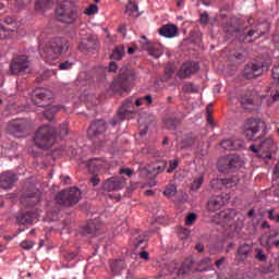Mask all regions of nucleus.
Wrapping results in <instances>:
<instances>
[{"instance_id":"nucleus-14","label":"nucleus","mask_w":279,"mask_h":279,"mask_svg":"<svg viewBox=\"0 0 279 279\" xmlns=\"http://www.w3.org/2000/svg\"><path fill=\"white\" fill-rule=\"evenodd\" d=\"M199 71V64L195 62H185L181 65L180 70L177 72L180 80H186L192 75H195Z\"/></svg>"},{"instance_id":"nucleus-7","label":"nucleus","mask_w":279,"mask_h":279,"mask_svg":"<svg viewBox=\"0 0 279 279\" xmlns=\"http://www.w3.org/2000/svg\"><path fill=\"white\" fill-rule=\"evenodd\" d=\"M29 71V57L22 54L14 57L10 63L11 75H25Z\"/></svg>"},{"instance_id":"nucleus-46","label":"nucleus","mask_w":279,"mask_h":279,"mask_svg":"<svg viewBox=\"0 0 279 279\" xmlns=\"http://www.w3.org/2000/svg\"><path fill=\"white\" fill-rule=\"evenodd\" d=\"M32 3V0H15V7L17 10H23L24 8H27Z\"/></svg>"},{"instance_id":"nucleus-34","label":"nucleus","mask_w":279,"mask_h":279,"mask_svg":"<svg viewBox=\"0 0 279 279\" xmlns=\"http://www.w3.org/2000/svg\"><path fill=\"white\" fill-rule=\"evenodd\" d=\"M123 56H125V46H119L113 50L111 58L113 60H123Z\"/></svg>"},{"instance_id":"nucleus-47","label":"nucleus","mask_w":279,"mask_h":279,"mask_svg":"<svg viewBox=\"0 0 279 279\" xmlns=\"http://www.w3.org/2000/svg\"><path fill=\"white\" fill-rule=\"evenodd\" d=\"M69 134V124L63 123L60 125L59 128V135L61 136V138H64L65 136H68Z\"/></svg>"},{"instance_id":"nucleus-61","label":"nucleus","mask_w":279,"mask_h":279,"mask_svg":"<svg viewBox=\"0 0 279 279\" xmlns=\"http://www.w3.org/2000/svg\"><path fill=\"white\" fill-rule=\"evenodd\" d=\"M118 66L114 62L109 63V71L110 73H114L117 71Z\"/></svg>"},{"instance_id":"nucleus-23","label":"nucleus","mask_w":279,"mask_h":279,"mask_svg":"<svg viewBox=\"0 0 279 279\" xmlns=\"http://www.w3.org/2000/svg\"><path fill=\"white\" fill-rule=\"evenodd\" d=\"M83 236H87V239H93V236H97L99 234V228L95 221L90 220L82 230Z\"/></svg>"},{"instance_id":"nucleus-50","label":"nucleus","mask_w":279,"mask_h":279,"mask_svg":"<svg viewBox=\"0 0 279 279\" xmlns=\"http://www.w3.org/2000/svg\"><path fill=\"white\" fill-rule=\"evenodd\" d=\"M97 12H99V8L97 7V4H90L89 8L86 9V14L88 16L97 14Z\"/></svg>"},{"instance_id":"nucleus-57","label":"nucleus","mask_w":279,"mask_h":279,"mask_svg":"<svg viewBox=\"0 0 279 279\" xmlns=\"http://www.w3.org/2000/svg\"><path fill=\"white\" fill-rule=\"evenodd\" d=\"M120 173H121V174H124V175H128L129 178H131L133 171H132V169H130V168H122V169H120Z\"/></svg>"},{"instance_id":"nucleus-15","label":"nucleus","mask_w":279,"mask_h":279,"mask_svg":"<svg viewBox=\"0 0 279 279\" xmlns=\"http://www.w3.org/2000/svg\"><path fill=\"white\" fill-rule=\"evenodd\" d=\"M78 49L82 53H93L99 49V41L95 37L87 36L81 40Z\"/></svg>"},{"instance_id":"nucleus-41","label":"nucleus","mask_w":279,"mask_h":279,"mask_svg":"<svg viewBox=\"0 0 279 279\" xmlns=\"http://www.w3.org/2000/svg\"><path fill=\"white\" fill-rule=\"evenodd\" d=\"M255 252V258L257 260H259L260 263H267V255H265V252L262 248H256Z\"/></svg>"},{"instance_id":"nucleus-19","label":"nucleus","mask_w":279,"mask_h":279,"mask_svg":"<svg viewBox=\"0 0 279 279\" xmlns=\"http://www.w3.org/2000/svg\"><path fill=\"white\" fill-rule=\"evenodd\" d=\"M149 239V232H144L141 234V231H136L133 234V245L140 250H145L147 247V241Z\"/></svg>"},{"instance_id":"nucleus-25","label":"nucleus","mask_w":279,"mask_h":279,"mask_svg":"<svg viewBox=\"0 0 279 279\" xmlns=\"http://www.w3.org/2000/svg\"><path fill=\"white\" fill-rule=\"evenodd\" d=\"M242 145L243 142H241V140H226L220 143V147H222V149H227L228 151L241 149Z\"/></svg>"},{"instance_id":"nucleus-21","label":"nucleus","mask_w":279,"mask_h":279,"mask_svg":"<svg viewBox=\"0 0 279 279\" xmlns=\"http://www.w3.org/2000/svg\"><path fill=\"white\" fill-rule=\"evenodd\" d=\"M87 169L95 175V173H99L101 169H106V160L101 158H93L87 162Z\"/></svg>"},{"instance_id":"nucleus-55","label":"nucleus","mask_w":279,"mask_h":279,"mask_svg":"<svg viewBox=\"0 0 279 279\" xmlns=\"http://www.w3.org/2000/svg\"><path fill=\"white\" fill-rule=\"evenodd\" d=\"M179 236L180 239L184 240V239H187L189 236H191V231L189 229H182L180 232H179Z\"/></svg>"},{"instance_id":"nucleus-33","label":"nucleus","mask_w":279,"mask_h":279,"mask_svg":"<svg viewBox=\"0 0 279 279\" xmlns=\"http://www.w3.org/2000/svg\"><path fill=\"white\" fill-rule=\"evenodd\" d=\"M240 104L244 108V110H247V106H252L254 104V98H252V93H247L241 96Z\"/></svg>"},{"instance_id":"nucleus-6","label":"nucleus","mask_w":279,"mask_h":279,"mask_svg":"<svg viewBox=\"0 0 279 279\" xmlns=\"http://www.w3.org/2000/svg\"><path fill=\"white\" fill-rule=\"evenodd\" d=\"M265 128H267L265 122L258 118H247L243 122V133L250 141H252V138H254V136H256L260 130H264L263 134H267Z\"/></svg>"},{"instance_id":"nucleus-26","label":"nucleus","mask_w":279,"mask_h":279,"mask_svg":"<svg viewBox=\"0 0 279 279\" xmlns=\"http://www.w3.org/2000/svg\"><path fill=\"white\" fill-rule=\"evenodd\" d=\"M193 265H195L193 257H187L177 270V276H186L193 269Z\"/></svg>"},{"instance_id":"nucleus-32","label":"nucleus","mask_w":279,"mask_h":279,"mask_svg":"<svg viewBox=\"0 0 279 279\" xmlns=\"http://www.w3.org/2000/svg\"><path fill=\"white\" fill-rule=\"evenodd\" d=\"M259 147L262 151H274V149H276V142H274V138L267 137L266 140L262 141Z\"/></svg>"},{"instance_id":"nucleus-43","label":"nucleus","mask_w":279,"mask_h":279,"mask_svg":"<svg viewBox=\"0 0 279 279\" xmlns=\"http://www.w3.org/2000/svg\"><path fill=\"white\" fill-rule=\"evenodd\" d=\"M174 73H175V65H173V63H167L166 69H165V74L168 77H173Z\"/></svg>"},{"instance_id":"nucleus-20","label":"nucleus","mask_w":279,"mask_h":279,"mask_svg":"<svg viewBox=\"0 0 279 279\" xmlns=\"http://www.w3.org/2000/svg\"><path fill=\"white\" fill-rule=\"evenodd\" d=\"M106 132V121L104 120H96L92 125L88 128L87 134L88 136H99V134H104Z\"/></svg>"},{"instance_id":"nucleus-42","label":"nucleus","mask_w":279,"mask_h":279,"mask_svg":"<svg viewBox=\"0 0 279 279\" xmlns=\"http://www.w3.org/2000/svg\"><path fill=\"white\" fill-rule=\"evenodd\" d=\"M199 89L193 83H186L183 86V93H197Z\"/></svg>"},{"instance_id":"nucleus-64","label":"nucleus","mask_w":279,"mask_h":279,"mask_svg":"<svg viewBox=\"0 0 279 279\" xmlns=\"http://www.w3.org/2000/svg\"><path fill=\"white\" fill-rule=\"evenodd\" d=\"M270 97L274 99V101H279V92L277 90L276 93H271Z\"/></svg>"},{"instance_id":"nucleus-24","label":"nucleus","mask_w":279,"mask_h":279,"mask_svg":"<svg viewBox=\"0 0 279 279\" xmlns=\"http://www.w3.org/2000/svg\"><path fill=\"white\" fill-rule=\"evenodd\" d=\"M159 34L165 38H174V36H178V26L175 24H167L159 29Z\"/></svg>"},{"instance_id":"nucleus-18","label":"nucleus","mask_w":279,"mask_h":279,"mask_svg":"<svg viewBox=\"0 0 279 279\" xmlns=\"http://www.w3.org/2000/svg\"><path fill=\"white\" fill-rule=\"evenodd\" d=\"M235 216L236 213L231 209L220 211L218 214V223H220V226H232Z\"/></svg>"},{"instance_id":"nucleus-58","label":"nucleus","mask_w":279,"mask_h":279,"mask_svg":"<svg viewBox=\"0 0 279 279\" xmlns=\"http://www.w3.org/2000/svg\"><path fill=\"white\" fill-rule=\"evenodd\" d=\"M144 104H146L147 106L151 105V102L154 101L151 98V95H146L142 97Z\"/></svg>"},{"instance_id":"nucleus-63","label":"nucleus","mask_w":279,"mask_h":279,"mask_svg":"<svg viewBox=\"0 0 279 279\" xmlns=\"http://www.w3.org/2000/svg\"><path fill=\"white\" fill-rule=\"evenodd\" d=\"M90 182H92L93 186H97L99 184V182H101V180H99V178H97V177H93L90 179Z\"/></svg>"},{"instance_id":"nucleus-44","label":"nucleus","mask_w":279,"mask_h":279,"mask_svg":"<svg viewBox=\"0 0 279 279\" xmlns=\"http://www.w3.org/2000/svg\"><path fill=\"white\" fill-rule=\"evenodd\" d=\"M276 236H278V231H272L267 239L265 240V238H262L260 240V244L264 246H269V239H276Z\"/></svg>"},{"instance_id":"nucleus-13","label":"nucleus","mask_w":279,"mask_h":279,"mask_svg":"<svg viewBox=\"0 0 279 279\" xmlns=\"http://www.w3.org/2000/svg\"><path fill=\"white\" fill-rule=\"evenodd\" d=\"M125 187V178L123 177H112L110 179H107L104 184L102 189L104 191H121Z\"/></svg>"},{"instance_id":"nucleus-27","label":"nucleus","mask_w":279,"mask_h":279,"mask_svg":"<svg viewBox=\"0 0 279 279\" xmlns=\"http://www.w3.org/2000/svg\"><path fill=\"white\" fill-rule=\"evenodd\" d=\"M252 254V245L244 243L241 244L238 248V260L243 263V260H247V256Z\"/></svg>"},{"instance_id":"nucleus-5","label":"nucleus","mask_w":279,"mask_h":279,"mask_svg":"<svg viewBox=\"0 0 279 279\" xmlns=\"http://www.w3.org/2000/svg\"><path fill=\"white\" fill-rule=\"evenodd\" d=\"M82 197V192L77 187L64 190L57 194L56 201L59 206H75Z\"/></svg>"},{"instance_id":"nucleus-8","label":"nucleus","mask_w":279,"mask_h":279,"mask_svg":"<svg viewBox=\"0 0 279 279\" xmlns=\"http://www.w3.org/2000/svg\"><path fill=\"white\" fill-rule=\"evenodd\" d=\"M32 101L37 108H47L53 102V92L47 88H39L34 92Z\"/></svg>"},{"instance_id":"nucleus-11","label":"nucleus","mask_w":279,"mask_h":279,"mask_svg":"<svg viewBox=\"0 0 279 279\" xmlns=\"http://www.w3.org/2000/svg\"><path fill=\"white\" fill-rule=\"evenodd\" d=\"M132 106H134V102L132 100H126L119 109L117 118L110 121L111 125H117L120 121L125 119H132V116L134 114Z\"/></svg>"},{"instance_id":"nucleus-54","label":"nucleus","mask_w":279,"mask_h":279,"mask_svg":"<svg viewBox=\"0 0 279 279\" xmlns=\"http://www.w3.org/2000/svg\"><path fill=\"white\" fill-rule=\"evenodd\" d=\"M166 167H167V162L162 161L160 165L155 166L153 168V171H156L157 173H162L165 171Z\"/></svg>"},{"instance_id":"nucleus-4","label":"nucleus","mask_w":279,"mask_h":279,"mask_svg":"<svg viewBox=\"0 0 279 279\" xmlns=\"http://www.w3.org/2000/svg\"><path fill=\"white\" fill-rule=\"evenodd\" d=\"M56 16L61 23H75L77 21V11L69 1L60 3L56 9Z\"/></svg>"},{"instance_id":"nucleus-36","label":"nucleus","mask_w":279,"mask_h":279,"mask_svg":"<svg viewBox=\"0 0 279 279\" xmlns=\"http://www.w3.org/2000/svg\"><path fill=\"white\" fill-rule=\"evenodd\" d=\"M211 265H213V260H210V257H205L199 263L198 271H208Z\"/></svg>"},{"instance_id":"nucleus-51","label":"nucleus","mask_w":279,"mask_h":279,"mask_svg":"<svg viewBox=\"0 0 279 279\" xmlns=\"http://www.w3.org/2000/svg\"><path fill=\"white\" fill-rule=\"evenodd\" d=\"M272 182H275L276 184H279V161H278V163L275 166V169H274Z\"/></svg>"},{"instance_id":"nucleus-28","label":"nucleus","mask_w":279,"mask_h":279,"mask_svg":"<svg viewBox=\"0 0 279 279\" xmlns=\"http://www.w3.org/2000/svg\"><path fill=\"white\" fill-rule=\"evenodd\" d=\"M197 141H199L197 135H195L193 133L186 134L184 136V138L182 140V142L180 143V147H181V149H187V147H193V145H195V143H197Z\"/></svg>"},{"instance_id":"nucleus-12","label":"nucleus","mask_w":279,"mask_h":279,"mask_svg":"<svg viewBox=\"0 0 279 279\" xmlns=\"http://www.w3.org/2000/svg\"><path fill=\"white\" fill-rule=\"evenodd\" d=\"M263 69L268 70L269 65H262L259 63H250L243 70V77L245 80H253V77H260L263 75Z\"/></svg>"},{"instance_id":"nucleus-62","label":"nucleus","mask_w":279,"mask_h":279,"mask_svg":"<svg viewBox=\"0 0 279 279\" xmlns=\"http://www.w3.org/2000/svg\"><path fill=\"white\" fill-rule=\"evenodd\" d=\"M226 263V257H221L220 259L216 260V267L219 269L221 265Z\"/></svg>"},{"instance_id":"nucleus-37","label":"nucleus","mask_w":279,"mask_h":279,"mask_svg":"<svg viewBox=\"0 0 279 279\" xmlns=\"http://www.w3.org/2000/svg\"><path fill=\"white\" fill-rule=\"evenodd\" d=\"M58 110H60V108L53 106L48 108L46 111H44V117L48 120V121H53V118L56 117V113L58 112Z\"/></svg>"},{"instance_id":"nucleus-52","label":"nucleus","mask_w":279,"mask_h":279,"mask_svg":"<svg viewBox=\"0 0 279 279\" xmlns=\"http://www.w3.org/2000/svg\"><path fill=\"white\" fill-rule=\"evenodd\" d=\"M196 220H197V215L190 214L185 219V223H186V226H193V223H195Z\"/></svg>"},{"instance_id":"nucleus-29","label":"nucleus","mask_w":279,"mask_h":279,"mask_svg":"<svg viewBox=\"0 0 279 279\" xmlns=\"http://www.w3.org/2000/svg\"><path fill=\"white\" fill-rule=\"evenodd\" d=\"M125 14L132 19H138L141 16V13H138V4L130 0L126 4Z\"/></svg>"},{"instance_id":"nucleus-3","label":"nucleus","mask_w":279,"mask_h":279,"mask_svg":"<svg viewBox=\"0 0 279 279\" xmlns=\"http://www.w3.org/2000/svg\"><path fill=\"white\" fill-rule=\"evenodd\" d=\"M134 80H136V73L133 70H126L114 78L109 88L112 90V93L122 95L130 88V84H132Z\"/></svg>"},{"instance_id":"nucleus-45","label":"nucleus","mask_w":279,"mask_h":279,"mask_svg":"<svg viewBox=\"0 0 279 279\" xmlns=\"http://www.w3.org/2000/svg\"><path fill=\"white\" fill-rule=\"evenodd\" d=\"M178 191V189L175 187V185H170L168 186L165 191H163V195L166 197H173V195H175V192Z\"/></svg>"},{"instance_id":"nucleus-48","label":"nucleus","mask_w":279,"mask_h":279,"mask_svg":"<svg viewBox=\"0 0 279 279\" xmlns=\"http://www.w3.org/2000/svg\"><path fill=\"white\" fill-rule=\"evenodd\" d=\"M178 165H179L178 159L170 160L167 172L168 173H173V171H175V169H178Z\"/></svg>"},{"instance_id":"nucleus-35","label":"nucleus","mask_w":279,"mask_h":279,"mask_svg":"<svg viewBox=\"0 0 279 279\" xmlns=\"http://www.w3.org/2000/svg\"><path fill=\"white\" fill-rule=\"evenodd\" d=\"M165 124L168 130H175L180 125V119L173 117L167 118Z\"/></svg>"},{"instance_id":"nucleus-60","label":"nucleus","mask_w":279,"mask_h":279,"mask_svg":"<svg viewBox=\"0 0 279 279\" xmlns=\"http://www.w3.org/2000/svg\"><path fill=\"white\" fill-rule=\"evenodd\" d=\"M201 23H203L204 25H206V23H208V15H207V13L201 14Z\"/></svg>"},{"instance_id":"nucleus-22","label":"nucleus","mask_w":279,"mask_h":279,"mask_svg":"<svg viewBox=\"0 0 279 279\" xmlns=\"http://www.w3.org/2000/svg\"><path fill=\"white\" fill-rule=\"evenodd\" d=\"M223 184L230 187L236 186V184H239V179L236 177H233L231 179H216L211 181L213 189H223Z\"/></svg>"},{"instance_id":"nucleus-39","label":"nucleus","mask_w":279,"mask_h":279,"mask_svg":"<svg viewBox=\"0 0 279 279\" xmlns=\"http://www.w3.org/2000/svg\"><path fill=\"white\" fill-rule=\"evenodd\" d=\"M0 25H3L4 29H15L16 22L12 17H7L4 21H0Z\"/></svg>"},{"instance_id":"nucleus-49","label":"nucleus","mask_w":279,"mask_h":279,"mask_svg":"<svg viewBox=\"0 0 279 279\" xmlns=\"http://www.w3.org/2000/svg\"><path fill=\"white\" fill-rule=\"evenodd\" d=\"M34 245H36L34 242L29 241V240H25L21 242V247L23 250H33Z\"/></svg>"},{"instance_id":"nucleus-16","label":"nucleus","mask_w":279,"mask_h":279,"mask_svg":"<svg viewBox=\"0 0 279 279\" xmlns=\"http://www.w3.org/2000/svg\"><path fill=\"white\" fill-rule=\"evenodd\" d=\"M17 180L19 177L16 173L12 171H4L0 174V189H12Z\"/></svg>"},{"instance_id":"nucleus-2","label":"nucleus","mask_w":279,"mask_h":279,"mask_svg":"<svg viewBox=\"0 0 279 279\" xmlns=\"http://www.w3.org/2000/svg\"><path fill=\"white\" fill-rule=\"evenodd\" d=\"M58 133L51 125L40 126L34 136V143L39 149H49L56 143Z\"/></svg>"},{"instance_id":"nucleus-40","label":"nucleus","mask_w":279,"mask_h":279,"mask_svg":"<svg viewBox=\"0 0 279 279\" xmlns=\"http://www.w3.org/2000/svg\"><path fill=\"white\" fill-rule=\"evenodd\" d=\"M14 28H3V25L0 24V40H5L8 36H12Z\"/></svg>"},{"instance_id":"nucleus-56","label":"nucleus","mask_w":279,"mask_h":279,"mask_svg":"<svg viewBox=\"0 0 279 279\" xmlns=\"http://www.w3.org/2000/svg\"><path fill=\"white\" fill-rule=\"evenodd\" d=\"M271 76L274 80H277L279 82V65H275L272 68Z\"/></svg>"},{"instance_id":"nucleus-9","label":"nucleus","mask_w":279,"mask_h":279,"mask_svg":"<svg viewBox=\"0 0 279 279\" xmlns=\"http://www.w3.org/2000/svg\"><path fill=\"white\" fill-rule=\"evenodd\" d=\"M7 130L9 134L21 138L23 137V134L32 130V123H29V121L26 119L13 120L8 123Z\"/></svg>"},{"instance_id":"nucleus-53","label":"nucleus","mask_w":279,"mask_h":279,"mask_svg":"<svg viewBox=\"0 0 279 279\" xmlns=\"http://www.w3.org/2000/svg\"><path fill=\"white\" fill-rule=\"evenodd\" d=\"M72 68H73V63H71V61H64L59 64L60 71H69V69H72Z\"/></svg>"},{"instance_id":"nucleus-59","label":"nucleus","mask_w":279,"mask_h":279,"mask_svg":"<svg viewBox=\"0 0 279 279\" xmlns=\"http://www.w3.org/2000/svg\"><path fill=\"white\" fill-rule=\"evenodd\" d=\"M140 258H143V260H147L149 258V253L147 251H142L140 253Z\"/></svg>"},{"instance_id":"nucleus-38","label":"nucleus","mask_w":279,"mask_h":279,"mask_svg":"<svg viewBox=\"0 0 279 279\" xmlns=\"http://www.w3.org/2000/svg\"><path fill=\"white\" fill-rule=\"evenodd\" d=\"M204 184V174H201L198 178H195L191 184V191H199Z\"/></svg>"},{"instance_id":"nucleus-17","label":"nucleus","mask_w":279,"mask_h":279,"mask_svg":"<svg viewBox=\"0 0 279 279\" xmlns=\"http://www.w3.org/2000/svg\"><path fill=\"white\" fill-rule=\"evenodd\" d=\"M230 199V194H221L218 196H211L208 202V208L211 213L215 210H220L221 206H226V202Z\"/></svg>"},{"instance_id":"nucleus-1","label":"nucleus","mask_w":279,"mask_h":279,"mask_svg":"<svg viewBox=\"0 0 279 279\" xmlns=\"http://www.w3.org/2000/svg\"><path fill=\"white\" fill-rule=\"evenodd\" d=\"M39 53L41 58L48 63L53 64V60H58L61 53H66L69 51V41L62 38H54L48 40L45 46L39 44Z\"/></svg>"},{"instance_id":"nucleus-10","label":"nucleus","mask_w":279,"mask_h":279,"mask_svg":"<svg viewBox=\"0 0 279 279\" xmlns=\"http://www.w3.org/2000/svg\"><path fill=\"white\" fill-rule=\"evenodd\" d=\"M239 162H241L239 155H228L219 160L218 169L221 173H230L232 169H236Z\"/></svg>"},{"instance_id":"nucleus-31","label":"nucleus","mask_w":279,"mask_h":279,"mask_svg":"<svg viewBox=\"0 0 279 279\" xmlns=\"http://www.w3.org/2000/svg\"><path fill=\"white\" fill-rule=\"evenodd\" d=\"M142 47L145 51H148V54H150L153 58L158 59L160 56H162V51L158 48H154L150 43H144Z\"/></svg>"},{"instance_id":"nucleus-30","label":"nucleus","mask_w":279,"mask_h":279,"mask_svg":"<svg viewBox=\"0 0 279 279\" xmlns=\"http://www.w3.org/2000/svg\"><path fill=\"white\" fill-rule=\"evenodd\" d=\"M34 214L29 211L22 213L16 217V221L20 223V226H25V223H34Z\"/></svg>"}]
</instances>
